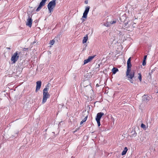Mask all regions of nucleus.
<instances>
[{
	"label": "nucleus",
	"mask_w": 158,
	"mask_h": 158,
	"mask_svg": "<svg viewBox=\"0 0 158 158\" xmlns=\"http://www.w3.org/2000/svg\"><path fill=\"white\" fill-rule=\"evenodd\" d=\"M135 75V72L134 71H131V70L127 69L126 72V76L131 83H133V81L132 78L134 77Z\"/></svg>",
	"instance_id": "1"
},
{
	"label": "nucleus",
	"mask_w": 158,
	"mask_h": 158,
	"mask_svg": "<svg viewBox=\"0 0 158 158\" xmlns=\"http://www.w3.org/2000/svg\"><path fill=\"white\" fill-rule=\"evenodd\" d=\"M56 0H52L48 5V8L50 13L53 11L54 8L56 6Z\"/></svg>",
	"instance_id": "2"
},
{
	"label": "nucleus",
	"mask_w": 158,
	"mask_h": 158,
	"mask_svg": "<svg viewBox=\"0 0 158 158\" xmlns=\"http://www.w3.org/2000/svg\"><path fill=\"white\" fill-rule=\"evenodd\" d=\"M132 21L129 20L124 23V29L130 31H131L133 30V27L132 25Z\"/></svg>",
	"instance_id": "3"
},
{
	"label": "nucleus",
	"mask_w": 158,
	"mask_h": 158,
	"mask_svg": "<svg viewBox=\"0 0 158 158\" xmlns=\"http://www.w3.org/2000/svg\"><path fill=\"white\" fill-rule=\"evenodd\" d=\"M46 89L43 90V97L42 100V103H45L47 99V98H49L50 95L48 93V91H46Z\"/></svg>",
	"instance_id": "4"
},
{
	"label": "nucleus",
	"mask_w": 158,
	"mask_h": 158,
	"mask_svg": "<svg viewBox=\"0 0 158 158\" xmlns=\"http://www.w3.org/2000/svg\"><path fill=\"white\" fill-rule=\"evenodd\" d=\"M19 57L18 55V52H16L12 55L11 58V60L13 63H15L18 60Z\"/></svg>",
	"instance_id": "5"
},
{
	"label": "nucleus",
	"mask_w": 158,
	"mask_h": 158,
	"mask_svg": "<svg viewBox=\"0 0 158 158\" xmlns=\"http://www.w3.org/2000/svg\"><path fill=\"white\" fill-rule=\"evenodd\" d=\"M46 1L47 0H42L36 10V11L38 12L40 10L42 7L45 5Z\"/></svg>",
	"instance_id": "6"
},
{
	"label": "nucleus",
	"mask_w": 158,
	"mask_h": 158,
	"mask_svg": "<svg viewBox=\"0 0 158 158\" xmlns=\"http://www.w3.org/2000/svg\"><path fill=\"white\" fill-rule=\"evenodd\" d=\"M89 8L90 7L89 6H88L86 7L85 10L83 13V15L82 17V18L86 19L87 17V15L89 11Z\"/></svg>",
	"instance_id": "7"
},
{
	"label": "nucleus",
	"mask_w": 158,
	"mask_h": 158,
	"mask_svg": "<svg viewBox=\"0 0 158 158\" xmlns=\"http://www.w3.org/2000/svg\"><path fill=\"white\" fill-rule=\"evenodd\" d=\"M32 20L31 19V18L30 17V16L29 15H28V18L27 19V22L26 23V25L30 27H31L32 26Z\"/></svg>",
	"instance_id": "8"
},
{
	"label": "nucleus",
	"mask_w": 158,
	"mask_h": 158,
	"mask_svg": "<svg viewBox=\"0 0 158 158\" xmlns=\"http://www.w3.org/2000/svg\"><path fill=\"white\" fill-rule=\"evenodd\" d=\"M96 56V55H94L92 56H89L87 59L85 60L84 61L83 65L91 61Z\"/></svg>",
	"instance_id": "9"
},
{
	"label": "nucleus",
	"mask_w": 158,
	"mask_h": 158,
	"mask_svg": "<svg viewBox=\"0 0 158 158\" xmlns=\"http://www.w3.org/2000/svg\"><path fill=\"white\" fill-rule=\"evenodd\" d=\"M36 89L35 90V92H37L38 90H40L41 88V81H38L36 83Z\"/></svg>",
	"instance_id": "10"
},
{
	"label": "nucleus",
	"mask_w": 158,
	"mask_h": 158,
	"mask_svg": "<svg viewBox=\"0 0 158 158\" xmlns=\"http://www.w3.org/2000/svg\"><path fill=\"white\" fill-rule=\"evenodd\" d=\"M131 58L130 57L127 60V69H128V70H131V67L132 66L131 64Z\"/></svg>",
	"instance_id": "11"
},
{
	"label": "nucleus",
	"mask_w": 158,
	"mask_h": 158,
	"mask_svg": "<svg viewBox=\"0 0 158 158\" xmlns=\"http://www.w3.org/2000/svg\"><path fill=\"white\" fill-rule=\"evenodd\" d=\"M104 114L102 112L98 113L97 114L96 117V120H100L101 118L104 115Z\"/></svg>",
	"instance_id": "12"
},
{
	"label": "nucleus",
	"mask_w": 158,
	"mask_h": 158,
	"mask_svg": "<svg viewBox=\"0 0 158 158\" xmlns=\"http://www.w3.org/2000/svg\"><path fill=\"white\" fill-rule=\"evenodd\" d=\"M150 97L147 95H144L142 97L143 100L145 102H148L150 99Z\"/></svg>",
	"instance_id": "13"
},
{
	"label": "nucleus",
	"mask_w": 158,
	"mask_h": 158,
	"mask_svg": "<svg viewBox=\"0 0 158 158\" xmlns=\"http://www.w3.org/2000/svg\"><path fill=\"white\" fill-rule=\"evenodd\" d=\"M137 133L135 130H132L131 132L130 136L132 138H134L136 135Z\"/></svg>",
	"instance_id": "14"
},
{
	"label": "nucleus",
	"mask_w": 158,
	"mask_h": 158,
	"mask_svg": "<svg viewBox=\"0 0 158 158\" xmlns=\"http://www.w3.org/2000/svg\"><path fill=\"white\" fill-rule=\"evenodd\" d=\"M127 151V147H125L122 153V155H124L126 154Z\"/></svg>",
	"instance_id": "15"
},
{
	"label": "nucleus",
	"mask_w": 158,
	"mask_h": 158,
	"mask_svg": "<svg viewBox=\"0 0 158 158\" xmlns=\"http://www.w3.org/2000/svg\"><path fill=\"white\" fill-rule=\"evenodd\" d=\"M118 71V69L114 67L112 69V71L113 74H115L117 71Z\"/></svg>",
	"instance_id": "16"
},
{
	"label": "nucleus",
	"mask_w": 158,
	"mask_h": 158,
	"mask_svg": "<svg viewBox=\"0 0 158 158\" xmlns=\"http://www.w3.org/2000/svg\"><path fill=\"white\" fill-rule=\"evenodd\" d=\"M88 40V36L87 35H86V36L84 37L83 39L82 40L83 43L84 44Z\"/></svg>",
	"instance_id": "17"
},
{
	"label": "nucleus",
	"mask_w": 158,
	"mask_h": 158,
	"mask_svg": "<svg viewBox=\"0 0 158 158\" xmlns=\"http://www.w3.org/2000/svg\"><path fill=\"white\" fill-rule=\"evenodd\" d=\"M50 86V84L49 83L48 84L46 85V88H44V90L45 89H46V91H48V90Z\"/></svg>",
	"instance_id": "18"
},
{
	"label": "nucleus",
	"mask_w": 158,
	"mask_h": 158,
	"mask_svg": "<svg viewBox=\"0 0 158 158\" xmlns=\"http://www.w3.org/2000/svg\"><path fill=\"white\" fill-rule=\"evenodd\" d=\"M107 23H108V25H106V26H108V25L109 24H114V23H116V21H115V20H114L113 21H110V22H108L107 21Z\"/></svg>",
	"instance_id": "19"
},
{
	"label": "nucleus",
	"mask_w": 158,
	"mask_h": 158,
	"mask_svg": "<svg viewBox=\"0 0 158 158\" xmlns=\"http://www.w3.org/2000/svg\"><path fill=\"white\" fill-rule=\"evenodd\" d=\"M87 116H86L84 118L81 122L80 125L82 124L84 122H85L87 120Z\"/></svg>",
	"instance_id": "20"
},
{
	"label": "nucleus",
	"mask_w": 158,
	"mask_h": 158,
	"mask_svg": "<svg viewBox=\"0 0 158 158\" xmlns=\"http://www.w3.org/2000/svg\"><path fill=\"white\" fill-rule=\"evenodd\" d=\"M138 75H139L138 79L140 81H142L141 74L140 73H139L138 74Z\"/></svg>",
	"instance_id": "21"
},
{
	"label": "nucleus",
	"mask_w": 158,
	"mask_h": 158,
	"mask_svg": "<svg viewBox=\"0 0 158 158\" xmlns=\"http://www.w3.org/2000/svg\"><path fill=\"white\" fill-rule=\"evenodd\" d=\"M55 42V41L54 40H52L50 41V45H52L54 44Z\"/></svg>",
	"instance_id": "22"
},
{
	"label": "nucleus",
	"mask_w": 158,
	"mask_h": 158,
	"mask_svg": "<svg viewBox=\"0 0 158 158\" xmlns=\"http://www.w3.org/2000/svg\"><path fill=\"white\" fill-rule=\"evenodd\" d=\"M141 127L145 129L146 128V127L145 125L144 124L142 123L141 124Z\"/></svg>",
	"instance_id": "23"
},
{
	"label": "nucleus",
	"mask_w": 158,
	"mask_h": 158,
	"mask_svg": "<svg viewBox=\"0 0 158 158\" xmlns=\"http://www.w3.org/2000/svg\"><path fill=\"white\" fill-rule=\"evenodd\" d=\"M96 121L97 122L98 125V127H99L100 125V120H96Z\"/></svg>",
	"instance_id": "24"
},
{
	"label": "nucleus",
	"mask_w": 158,
	"mask_h": 158,
	"mask_svg": "<svg viewBox=\"0 0 158 158\" xmlns=\"http://www.w3.org/2000/svg\"><path fill=\"white\" fill-rule=\"evenodd\" d=\"M132 25H133V26H134L133 27V28L134 27H135L136 26V23H135L134 22H133V21H132Z\"/></svg>",
	"instance_id": "25"
},
{
	"label": "nucleus",
	"mask_w": 158,
	"mask_h": 158,
	"mask_svg": "<svg viewBox=\"0 0 158 158\" xmlns=\"http://www.w3.org/2000/svg\"><path fill=\"white\" fill-rule=\"evenodd\" d=\"M146 61L144 60H143V62L142 64L143 66H144L146 65Z\"/></svg>",
	"instance_id": "26"
},
{
	"label": "nucleus",
	"mask_w": 158,
	"mask_h": 158,
	"mask_svg": "<svg viewBox=\"0 0 158 158\" xmlns=\"http://www.w3.org/2000/svg\"><path fill=\"white\" fill-rule=\"evenodd\" d=\"M147 56H146V55L145 56H144V57L143 60H144L146 61V58H147Z\"/></svg>",
	"instance_id": "27"
},
{
	"label": "nucleus",
	"mask_w": 158,
	"mask_h": 158,
	"mask_svg": "<svg viewBox=\"0 0 158 158\" xmlns=\"http://www.w3.org/2000/svg\"><path fill=\"white\" fill-rule=\"evenodd\" d=\"M28 48H24L23 49V51H26V50H28Z\"/></svg>",
	"instance_id": "28"
},
{
	"label": "nucleus",
	"mask_w": 158,
	"mask_h": 158,
	"mask_svg": "<svg viewBox=\"0 0 158 158\" xmlns=\"http://www.w3.org/2000/svg\"><path fill=\"white\" fill-rule=\"evenodd\" d=\"M119 35H122V32H119Z\"/></svg>",
	"instance_id": "29"
},
{
	"label": "nucleus",
	"mask_w": 158,
	"mask_h": 158,
	"mask_svg": "<svg viewBox=\"0 0 158 158\" xmlns=\"http://www.w3.org/2000/svg\"><path fill=\"white\" fill-rule=\"evenodd\" d=\"M99 86V85H98V84H97V85H96V86L97 87H98Z\"/></svg>",
	"instance_id": "30"
},
{
	"label": "nucleus",
	"mask_w": 158,
	"mask_h": 158,
	"mask_svg": "<svg viewBox=\"0 0 158 158\" xmlns=\"http://www.w3.org/2000/svg\"><path fill=\"white\" fill-rule=\"evenodd\" d=\"M85 4H87L88 3V1H85Z\"/></svg>",
	"instance_id": "31"
},
{
	"label": "nucleus",
	"mask_w": 158,
	"mask_h": 158,
	"mask_svg": "<svg viewBox=\"0 0 158 158\" xmlns=\"http://www.w3.org/2000/svg\"><path fill=\"white\" fill-rule=\"evenodd\" d=\"M6 48L8 49H10V48L7 47Z\"/></svg>",
	"instance_id": "32"
},
{
	"label": "nucleus",
	"mask_w": 158,
	"mask_h": 158,
	"mask_svg": "<svg viewBox=\"0 0 158 158\" xmlns=\"http://www.w3.org/2000/svg\"><path fill=\"white\" fill-rule=\"evenodd\" d=\"M152 73V72H151V73H149V74L151 75V73Z\"/></svg>",
	"instance_id": "33"
},
{
	"label": "nucleus",
	"mask_w": 158,
	"mask_h": 158,
	"mask_svg": "<svg viewBox=\"0 0 158 158\" xmlns=\"http://www.w3.org/2000/svg\"><path fill=\"white\" fill-rule=\"evenodd\" d=\"M84 21H85V20H84V19H83V20H82V21H83V22Z\"/></svg>",
	"instance_id": "34"
},
{
	"label": "nucleus",
	"mask_w": 158,
	"mask_h": 158,
	"mask_svg": "<svg viewBox=\"0 0 158 158\" xmlns=\"http://www.w3.org/2000/svg\"><path fill=\"white\" fill-rule=\"evenodd\" d=\"M98 67H99L100 66V65L99 64H98Z\"/></svg>",
	"instance_id": "35"
},
{
	"label": "nucleus",
	"mask_w": 158,
	"mask_h": 158,
	"mask_svg": "<svg viewBox=\"0 0 158 158\" xmlns=\"http://www.w3.org/2000/svg\"><path fill=\"white\" fill-rule=\"evenodd\" d=\"M157 93H158V92H157Z\"/></svg>",
	"instance_id": "36"
}]
</instances>
